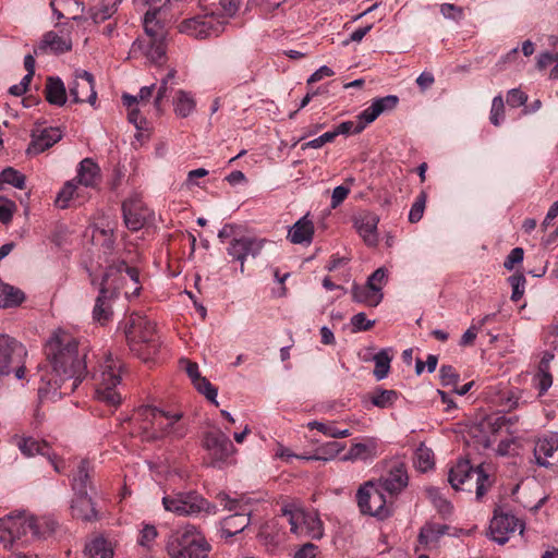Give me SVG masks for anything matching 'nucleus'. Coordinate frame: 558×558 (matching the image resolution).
<instances>
[{
  "label": "nucleus",
  "mask_w": 558,
  "mask_h": 558,
  "mask_svg": "<svg viewBox=\"0 0 558 558\" xmlns=\"http://www.w3.org/2000/svg\"><path fill=\"white\" fill-rule=\"evenodd\" d=\"M45 354L52 372L41 377L46 387H39V393H52L59 397L70 395L86 376V353L80 350L78 341L70 332L57 330L45 345Z\"/></svg>",
  "instance_id": "f257e3e1"
},
{
  "label": "nucleus",
  "mask_w": 558,
  "mask_h": 558,
  "mask_svg": "<svg viewBox=\"0 0 558 558\" xmlns=\"http://www.w3.org/2000/svg\"><path fill=\"white\" fill-rule=\"evenodd\" d=\"M56 525L50 518H37L26 511H14L0 520V543L5 548L24 546L50 536Z\"/></svg>",
  "instance_id": "f03ea898"
},
{
  "label": "nucleus",
  "mask_w": 558,
  "mask_h": 558,
  "mask_svg": "<svg viewBox=\"0 0 558 558\" xmlns=\"http://www.w3.org/2000/svg\"><path fill=\"white\" fill-rule=\"evenodd\" d=\"M166 549L171 558H208L211 545L198 527L185 525L169 536Z\"/></svg>",
  "instance_id": "7ed1b4c3"
},
{
  "label": "nucleus",
  "mask_w": 558,
  "mask_h": 558,
  "mask_svg": "<svg viewBox=\"0 0 558 558\" xmlns=\"http://www.w3.org/2000/svg\"><path fill=\"white\" fill-rule=\"evenodd\" d=\"M124 333L131 351L143 361L150 360L157 353L159 342L156 325L147 317L131 315Z\"/></svg>",
  "instance_id": "20e7f679"
},
{
  "label": "nucleus",
  "mask_w": 558,
  "mask_h": 558,
  "mask_svg": "<svg viewBox=\"0 0 558 558\" xmlns=\"http://www.w3.org/2000/svg\"><path fill=\"white\" fill-rule=\"evenodd\" d=\"M123 363L106 354L99 364V369L94 374L96 380V399L109 407L117 408L122 400L118 386L121 384Z\"/></svg>",
  "instance_id": "39448f33"
},
{
  "label": "nucleus",
  "mask_w": 558,
  "mask_h": 558,
  "mask_svg": "<svg viewBox=\"0 0 558 558\" xmlns=\"http://www.w3.org/2000/svg\"><path fill=\"white\" fill-rule=\"evenodd\" d=\"M223 509L233 512L221 521L220 535L228 539L241 533L251 523V506L244 498H232L220 492L216 496Z\"/></svg>",
  "instance_id": "423d86ee"
},
{
  "label": "nucleus",
  "mask_w": 558,
  "mask_h": 558,
  "mask_svg": "<svg viewBox=\"0 0 558 558\" xmlns=\"http://www.w3.org/2000/svg\"><path fill=\"white\" fill-rule=\"evenodd\" d=\"M26 355L27 351L21 342L0 335V378L14 372L15 377L22 379L25 375Z\"/></svg>",
  "instance_id": "0eeeda50"
},
{
  "label": "nucleus",
  "mask_w": 558,
  "mask_h": 558,
  "mask_svg": "<svg viewBox=\"0 0 558 558\" xmlns=\"http://www.w3.org/2000/svg\"><path fill=\"white\" fill-rule=\"evenodd\" d=\"M475 476L476 480V498L481 499L492 486L488 473L484 470L483 464L473 468L469 460L460 459L449 470L448 482L454 489H459L466 481Z\"/></svg>",
  "instance_id": "6e6552de"
},
{
  "label": "nucleus",
  "mask_w": 558,
  "mask_h": 558,
  "mask_svg": "<svg viewBox=\"0 0 558 558\" xmlns=\"http://www.w3.org/2000/svg\"><path fill=\"white\" fill-rule=\"evenodd\" d=\"M282 515L287 518L291 533L313 539L323 537V522L317 513L307 512L300 508H283Z\"/></svg>",
  "instance_id": "1a4fd4ad"
},
{
  "label": "nucleus",
  "mask_w": 558,
  "mask_h": 558,
  "mask_svg": "<svg viewBox=\"0 0 558 558\" xmlns=\"http://www.w3.org/2000/svg\"><path fill=\"white\" fill-rule=\"evenodd\" d=\"M356 498L362 513L379 520H385L391 515V507L386 500L385 492L375 482L365 483L357 490Z\"/></svg>",
  "instance_id": "9d476101"
},
{
  "label": "nucleus",
  "mask_w": 558,
  "mask_h": 558,
  "mask_svg": "<svg viewBox=\"0 0 558 558\" xmlns=\"http://www.w3.org/2000/svg\"><path fill=\"white\" fill-rule=\"evenodd\" d=\"M203 447L207 452L209 465L222 468L235 452V448L228 437L220 429H211L204 434Z\"/></svg>",
  "instance_id": "9b49d317"
},
{
  "label": "nucleus",
  "mask_w": 558,
  "mask_h": 558,
  "mask_svg": "<svg viewBox=\"0 0 558 558\" xmlns=\"http://www.w3.org/2000/svg\"><path fill=\"white\" fill-rule=\"evenodd\" d=\"M226 23L223 17L211 13L186 19L179 24L178 28L182 34L196 39H205L221 34Z\"/></svg>",
  "instance_id": "f8f14e48"
},
{
  "label": "nucleus",
  "mask_w": 558,
  "mask_h": 558,
  "mask_svg": "<svg viewBox=\"0 0 558 558\" xmlns=\"http://www.w3.org/2000/svg\"><path fill=\"white\" fill-rule=\"evenodd\" d=\"M167 511L178 515H192L203 511L207 501L195 492L178 493L162 498Z\"/></svg>",
  "instance_id": "ddd939ff"
},
{
  "label": "nucleus",
  "mask_w": 558,
  "mask_h": 558,
  "mask_svg": "<svg viewBox=\"0 0 558 558\" xmlns=\"http://www.w3.org/2000/svg\"><path fill=\"white\" fill-rule=\"evenodd\" d=\"M267 241L265 239H258L255 236L243 235L240 238H233L229 246L227 247L228 255L232 257L233 260L240 262L241 264V272L244 271V263L247 257L255 258L257 257L265 243Z\"/></svg>",
  "instance_id": "4468645a"
},
{
  "label": "nucleus",
  "mask_w": 558,
  "mask_h": 558,
  "mask_svg": "<svg viewBox=\"0 0 558 558\" xmlns=\"http://www.w3.org/2000/svg\"><path fill=\"white\" fill-rule=\"evenodd\" d=\"M523 523L513 514L494 512L489 524V536L496 543L504 545L517 530L523 532Z\"/></svg>",
  "instance_id": "2eb2a0df"
},
{
  "label": "nucleus",
  "mask_w": 558,
  "mask_h": 558,
  "mask_svg": "<svg viewBox=\"0 0 558 558\" xmlns=\"http://www.w3.org/2000/svg\"><path fill=\"white\" fill-rule=\"evenodd\" d=\"M122 213L124 223L131 231L141 230L153 215L137 195L129 197L122 203Z\"/></svg>",
  "instance_id": "dca6fc26"
},
{
  "label": "nucleus",
  "mask_w": 558,
  "mask_h": 558,
  "mask_svg": "<svg viewBox=\"0 0 558 558\" xmlns=\"http://www.w3.org/2000/svg\"><path fill=\"white\" fill-rule=\"evenodd\" d=\"M15 444L25 457L41 454L52 464L57 473H62L65 469L63 461L58 460L50 445L45 440H38L33 437H15Z\"/></svg>",
  "instance_id": "f3484780"
},
{
  "label": "nucleus",
  "mask_w": 558,
  "mask_h": 558,
  "mask_svg": "<svg viewBox=\"0 0 558 558\" xmlns=\"http://www.w3.org/2000/svg\"><path fill=\"white\" fill-rule=\"evenodd\" d=\"M69 93L74 102L95 105L97 93L93 74L85 70L76 71L73 82L69 85Z\"/></svg>",
  "instance_id": "a211bd4d"
},
{
  "label": "nucleus",
  "mask_w": 558,
  "mask_h": 558,
  "mask_svg": "<svg viewBox=\"0 0 558 558\" xmlns=\"http://www.w3.org/2000/svg\"><path fill=\"white\" fill-rule=\"evenodd\" d=\"M506 425L507 418L504 415L486 416L474 428V436L483 448H489L496 440L495 436L499 434Z\"/></svg>",
  "instance_id": "6ab92c4d"
},
{
  "label": "nucleus",
  "mask_w": 558,
  "mask_h": 558,
  "mask_svg": "<svg viewBox=\"0 0 558 558\" xmlns=\"http://www.w3.org/2000/svg\"><path fill=\"white\" fill-rule=\"evenodd\" d=\"M157 415L159 418V421H157V439H161L165 437L181 439L187 434V425L184 422H182L181 412L170 414L165 411H161V414Z\"/></svg>",
  "instance_id": "aec40b11"
},
{
  "label": "nucleus",
  "mask_w": 558,
  "mask_h": 558,
  "mask_svg": "<svg viewBox=\"0 0 558 558\" xmlns=\"http://www.w3.org/2000/svg\"><path fill=\"white\" fill-rule=\"evenodd\" d=\"M161 410L154 407H142L133 415V422L137 425L140 433L145 440H157L158 415Z\"/></svg>",
  "instance_id": "412c9836"
},
{
  "label": "nucleus",
  "mask_w": 558,
  "mask_h": 558,
  "mask_svg": "<svg viewBox=\"0 0 558 558\" xmlns=\"http://www.w3.org/2000/svg\"><path fill=\"white\" fill-rule=\"evenodd\" d=\"M384 492L390 495L400 494L409 484L407 468L402 462L393 463L387 475L375 482Z\"/></svg>",
  "instance_id": "4be33fe9"
},
{
  "label": "nucleus",
  "mask_w": 558,
  "mask_h": 558,
  "mask_svg": "<svg viewBox=\"0 0 558 558\" xmlns=\"http://www.w3.org/2000/svg\"><path fill=\"white\" fill-rule=\"evenodd\" d=\"M62 138V132L59 128L36 126L32 131V142L27 147V154L38 155L52 147Z\"/></svg>",
  "instance_id": "5701e85b"
},
{
  "label": "nucleus",
  "mask_w": 558,
  "mask_h": 558,
  "mask_svg": "<svg viewBox=\"0 0 558 558\" xmlns=\"http://www.w3.org/2000/svg\"><path fill=\"white\" fill-rule=\"evenodd\" d=\"M113 282L114 280H112V282H106L102 278L100 283L99 294L96 299L93 310V319L100 325H106L111 319L113 314L111 307L112 294H109V289L111 287L114 289L117 288Z\"/></svg>",
  "instance_id": "b1692460"
},
{
  "label": "nucleus",
  "mask_w": 558,
  "mask_h": 558,
  "mask_svg": "<svg viewBox=\"0 0 558 558\" xmlns=\"http://www.w3.org/2000/svg\"><path fill=\"white\" fill-rule=\"evenodd\" d=\"M536 463L542 466L558 464V440L554 438L538 439L534 447Z\"/></svg>",
  "instance_id": "393cba45"
},
{
  "label": "nucleus",
  "mask_w": 558,
  "mask_h": 558,
  "mask_svg": "<svg viewBox=\"0 0 558 558\" xmlns=\"http://www.w3.org/2000/svg\"><path fill=\"white\" fill-rule=\"evenodd\" d=\"M399 98L395 95H388L374 99L369 107L361 112L359 119L365 121V123H372L381 113L390 111L397 107Z\"/></svg>",
  "instance_id": "a878e982"
},
{
  "label": "nucleus",
  "mask_w": 558,
  "mask_h": 558,
  "mask_svg": "<svg viewBox=\"0 0 558 558\" xmlns=\"http://www.w3.org/2000/svg\"><path fill=\"white\" fill-rule=\"evenodd\" d=\"M122 274H125L134 283V289L131 292H126V295L137 296L141 292L140 272L135 267L129 266L124 260H119L110 265L104 275V279L106 282H110L112 277Z\"/></svg>",
  "instance_id": "bb28decb"
},
{
  "label": "nucleus",
  "mask_w": 558,
  "mask_h": 558,
  "mask_svg": "<svg viewBox=\"0 0 558 558\" xmlns=\"http://www.w3.org/2000/svg\"><path fill=\"white\" fill-rule=\"evenodd\" d=\"M449 530L446 524L427 522L424 524L418 533L417 541L424 549L435 548L441 536H444Z\"/></svg>",
  "instance_id": "cd10ccee"
},
{
  "label": "nucleus",
  "mask_w": 558,
  "mask_h": 558,
  "mask_svg": "<svg viewBox=\"0 0 558 558\" xmlns=\"http://www.w3.org/2000/svg\"><path fill=\"white\" fill-rule=\"evenodd\" d=\"M314 232V223L308 219V215H305L289 229L288 239L293 244H310L313 240Z\"/></svg>",
  "instance_id": "c85d7f7f"
},
{
  "label": "nucleus",
  "mask_w": 558,
  "mask_h": 558,
  "mask_svg": "<svg viewBox=\"0 0 558 558\" xmlns=\"http://www.w3.org/2000/svg\"><path fill=\"white\" fill-rule=\"evenodd\" d=\"M71 505L72 517L83 521H93L97 519V511L94 502L87 493L74 494Z\"/></svg>",
  "instance_id": "c756f323"
},
{
  "label": "nucleus",
  "mask_w": 558,
  "mask_h": 558,
  "mask_svg": "<svg viewBox=\"0 0 558 558\" xmlns=\"http://www.w3.org/2000/svg\"><path fill=\"white\" fill-rule=\"evenodd\" d=\"M379 218L375 214H365L355 221L359 234L368 246H375L378 243L377 225Z\"/></svg>",
  "instance_id": "7c9ffc66"
},
{
  "label": "nucleus",
  "mask_w": 558,
  "mask_h": 558,
  "mask_svg": "<svg viewBox=\"0 0 558 558\" xmlns=\"http://www.w3.org/2000/svg\"><path fill=\"white\" fill-rule=\"evenodd\" d=\"M72 48V43L69 38H64L58 36L53 32H48L45 34L40 44L35 48L34 52L36 54L40 52L50 51L52 53H63Z\"/></svg>",
  "instance_id": "2f4dec72"
},
{
  "label": "nucleus",
  "mask_w": 558,
  "mask_h": 558,
  "mask_svg": "<svg viewBox=\"0 0 558 558\" xmlns=\"http://www.w3.org/2000/svg\"><path fill=\"white\" fill-rule=\"evenodd\" d=\"M377 456V442L369 438L365 442H356L351 446L348 453L343 456V461L372 460Z\"/></svg>",
  "instance_id": "473e14b6"
},
{
  "label": "nucleus",
  "mask_w": 558,
  "mask_h": 558,
  "mask_svg": "<svg viewBox=\"0 0 558 558\" xmlns=\"http://www.w3.org/2000/svg\"><path fill=\"white\" fill-rule=\"evenodd\" d=\"M352 299L354 302L364 304L366 306L375 307L383 300V292H379V288H372L368 284L364 286H353L352 288Z\"/></svg>",
  "instance_id": "72a5a7b5"
},
{
  "label": "nucleus",
  "mask_w": 558,
  "mask_h": 558,
  "mask_svg": "<svg viewBox=\"0 0 558 558\" xmlns=\"http://www.w3.org/2000/svg\"><path fill=\"white\" fill-rule=\"evenodd\" d=\"M50 7L58 20H77L83 12L78 0H51Z\"/></svg>",
  "instance_id": "f704fd0d"
},
{
  "label": "nucleus",
  "mask_w": 558,
  "mask_h": 558,
  "mask_svg": "<svg viewBox=\"0 0 558 558\" xmlns=\"http://www.w3.org/2000/svg\"><path fill=\"white\" fill-rule=\"evenodd\" d=\"M77 179L80 184L93 187L100 180V168L93 159L85 158L80 162Z\"/></svg>",
  "instance_id": "c9c22d12"
},
{
  "label": "nucleus",
  "mask_w": 558,
  "mask_h": 558,
  "mask_svg": "<svg viewBox=\"0 0 558 558\" xmlns=\"http://www.w3.org/2000/svg\"><path fill=\"white\" fill-rule=\"evenodd\" d=\"M93 465L86 459L81 460L72 477V489L74 494L87 493L90 485Z\"/></svg>",
  "instance_id": "e433bc0d"
},
{
  "label": "nucleus",
  "mask_w": 558,
  "mask_h": 558,
  "mask_svg": "<svg viewBox=\"0 0 558 558\" xmlns=\"http://www.w3.org/2000/svg\"><path fill=\"white\" fill-rule=\"evenodd\" d=\"M85 554L88 558H113L114 551L112 543L100 535L85 545Z\"/></svg>",
  "instance_id": "4c0bfd02"
},
{
  "label": "nucleus",
  "mask_w": 558,
  "mask_h": 558,
  "mask_svg": "<svg viewBox=\"0 0 558 558\" xmlns=\"http://www.w3.org/2000/svg\"><path fill=\"white\" fill-rule=\"evenodd\" d=\"M45 95L47 101L51 105L63 106L66 101V90L59 77H48Z\"/></svg>",
  "instance_id": "58836bf2"
},
{
  "label": "nucleus",
  "mask_w": 558,
  "mask_h": 558,
  "mask_svg": "<svg viewBox=\"0 0 558 558\" xmlns=\"http://www.w3.org/2000/svg\"><path fill=\"white\" fill-rule=\"evenodd\" d=\"M25 299L23 291L0 279V308L14 307Z\"/></svg>",
  "instance_id": "ea45409f"
},
{
  "label": "nucleus",
  "mask_w": 558,
  "mask_h": 558,
  "mask_svg": "<svg viewBox=\"0 0 558 558\" xmlns=\"http://www.w3.org/2000/svg\"><path fill=\"white\" fill-rule=\"evenodd\" d=\"M193 96L185 90H178L173 99L174 112L181 118L189 117L195 109Z\"/></svg>",
  "instance_id": "a19ab883"
},
{
  "label": "nucleus",
  "mask_w": 558,
  "mask_h": 558,
  "mask_svg": "<svg viewBox=\"0 0 558 558\" xmlns=\"http://www.w3.org/2000/svg\"><path fill=\"white\" fill-rule=\"evenodd\" d=\"M121 0H101L90 9V17L95 23H101L110 19L118 10Z\"/></svg>",
  "instance_id": "79ce46f5"
},
{
  "label": "nucleus",
  "mask_w": 558,
  "mask_h": 558,
  "mask_svg": "<svg viewBox=\"0 0 558 558\" xmlns=\"http://www.w3.org/2000/svg\"><path fill=\"white\" fill-rule=\"evenodd\" d=\"M175 75L177 71L174 69H171L169 70L167 75L161 80L160 86L154 99V106L157 112L159 113L162 111V100L168 98L170 93L173 90Z\"/></svg>",
  "instance_id": "37998d69"
},
{
  "label": "nucleus",
  "mask_w": 558,
  "mask_h": 558,
  "mask_svg": "<svg viewBox=\"0 0 558 558\" xmlns=\"http://www.w3.org/2000/svg\"><path fill=\"white\" fill-rule=\"evenodd\" d=\"M391 360L392 356L390 354V349H381L374 355L373 361L375 363V368L373 373L377 380H381L388 376Z\"/></svg>",
  "instance_id": "c03bdc74"
},
{
  "label": "nucleus",
  "mask_w": 558,
  "mask_h": 558,
  "mask_svg": "<svg viewBox=\"0 0 558 558\" xmlns=\"http://www.w3.org/2000/svg\"><path fill=\"white\" fill-rule=\"evenodd\" d=\"M368 399L374 407L387 409L395 404L398 399L396 390L376 389L369 393Z\"/></svg>",
  "instance_id": "a18cd8bd"
},
{
  "label": "nucleus",
  "mask_w": 558,
  "mask_h": 558,
  "mask_svg": "<svg viewBox=\"0 0 558 558\" xmlns=\"http://www.w3.org/2000/svg\"><path fill=\"white\" fill-rule=\"evenodd\" d=\"M143 24L145 33L150 37V40L165 39L163 26L157 20V14L153 10L146 11Z\"/></svg>",
  "instance_id": "49530a36"
},
{
  "label": "nucleus",
  "mask_w": 558,
  "mask_h": 558,
  "mask_svg": "<svg viewBox=\"0 0 558 558\" xmlns=\"http://www.w3.org/2000/svg\"><path fill=\"white\" fill-rule=\"evenodd\" d=\"M414 464L421 472H427L435 465L434 452L432 449L421 444L414 453Z\"/></svg>",
  "instance_id": "de8ad7c7"
},
{
  "label": "nucleus",
  "mask_w": 558,
  "mask_h": 558,
  "mask_svg": "<svg viewBox=\"0 0 558 558\" xmlns=\"http://www.w3.org/2000/svg\"><path fill=\"white\" fill-rule=\"evenodd\" d=\"M310 429H317L327 437L331 438H344L351 435L349 429H339L333 424H326L318 421H312L307 423Z\"/></svg>",
  "instance_id": "09e8293b"
},
{
  "label": "nucleus",
  "mask_w": 558,
  "mask_h": 558,
  "mask_svg": "<svg viewBox=\"0 0 558 558\" xmlns=\"http://www.w3.org/2000/svg\"><path fill=\"white\" fill-rule=\"evenodd\" d=\"M2 184H10L23 190L25 187V175L13 168H7L0 173V189Z\"/></svg>",
  "instance_id": "8fccbe9b"
},
{
  "label": "nucleus",
  "mask_w": 558,
  "mask_h": 558,
  "mask_svg": "<svg viewBox=\"0 0 558 558\" xmlns=\"http://www.w3.org/2000/svg\"><path fill=\"white\" fill-rule=\"evenodd\" d=\"M155 89V84L150 86H144L140 89V93L137 96H132L130 94H123L122 95V101L123 105L128 108H132L134 105L137 104H146L149 101V99L153 96Z\"/></svg>",
  "instance_id": "3c124183"
},
{
  "label": "nucleus",
  "mask_w": 558,
  "mask_h": 558,
  "mask_svg": "<svg viewBox=\"0 0 558 558\" xmlns=\"http://www.w3.org/2000/svg\"><path fill=\"white\" fill-rule=\"evenodd\" d=\"M148 59L156 63L162 64L166 60V45L163 39L151 40L149 48L147 50Z\"/></svg>",
  "instance_id": "603ef678"
},
{
  "label": "nucleus",
  "mask_w": 558,
  "mask_h": 558,
  "mask_svg": "<svg viewBox=\"0 0 558 558\" xmlns=\"http://www.w3.org/2000/svg\"><path fill=\"white\" fill-rule=\"evenodd\" d=\"M427 201V193L425 191H422L415 202L413 203L410 213H409V220L412 223L418 222L424 214L425 205Z\"/></svg>",
  "instance_id": "864d4df0"
},
{
  "label": "nucleus",
  "mask_w": 558,
  "mask_h": 558,
  "mask_svg": "<svg viewBox=\"0 0 558 558\" xmlns=\"http://www.w3.org/2000/svg\"><path fill=\"white\" fill-rule=\"evenodd\" d=\"M194 387L203 393L209 401L215 405H218L217 401V389L209 383L205 377H199L193 383Z\"/></svg>",
  "instance_id": "5fc2aeb1"
},
{
  "label": "nucleus",
  "mask_w": 558,
  "mask_h": 558,
  "mask_svg": "<svg viewBox=\"0 0 558 558\" xmlns=\"http://www.w3.org/2000/svg\"><path fill=\"white\" fill-rule=\"evenodd\" d=\"M505 118V104L504 99L500 95L494 97L492 102V109H490V116L489 121L495 126H499L501 121Z\"/></svg>",
  "instance_id": "6e6d98bb"
},
{
  "label": "nucleus",
  "mask_w": 558,
  "mask_h": 558,
  "mask_svg": "<svg viewBox=\"0 0 558 558\" xmlns=\"http://www.w3.org/2000/svg\"><path fill=\"white\" fill-rule=\"evenodd\" d=\"M368 123L361 120L355 123L353 121H344L335 128L338 135L359 134L361 133Z\"/></svg>",
  "instance_id": "4d7b16f0"
},
{
  "label": "nucleus",
  "mask_w": 558,
  "mask_h": 558,
  "mask_svg": "<svg viewBox=\"0 0 558 558\" xmlns=\"http://www.w3.org/2000/svg\"><path fill=\"white\" fill-rule=\"evenodd\" d=\"M75 190V184L72 182H66L56 197V205L62 209L66 208L69 206V202L74 195Z\"/></svg>",
  "instance_id": "13d9d810"
},
{
  "label": "nucleus",
  "mask_w": 558,
  "mask_h": 558,
  "mask_svg": "<svg viewBox=\"0 0 558 558\" xmlns=\"http://www.w3.org/2000/svg\"><path fill=\"white\" fill-rule=\"evenodd\" d=\"M441 385L445 387H456L459 381V374L451 365H442L439 369Z\"/></svg>",
  "instance_id": "bf43d9fd"
},
{
  "label": "nucleus",
  "mask_w": 558,
  "mask_h": 558,
  "mask_svg": "<svg viewBox=\"0 0 558 558\" xmlns=\"http://www.w3.org/2000/svg\"><path fill=\"white\" fill-rule=\"evenodd\" d=\"M509 282L512 288L511 300L517 302L524 294L525 278L522 274H514L509 277Z\"/></svg>",
  "instance_id": "052dcab7"
},
{
  "label": "nucleus",
  "mask_w": 558,
  "mask_h": 558,
  "mask_svg": "<svg viewBox=\"0 0 558 558\" xmlns=\"http://www.w3.org/2000/svg\"><path fill=\"white\" fill-rule=\"evenodd\" d=\"M16 205L13 201L0 196V221L4 225L12 220Z\"/></svg>",
  "instance_id": "680f3d73"
},
{
  "label": "nucleus",
  "mask_w": 558,
  "mask_h": 558,
  "mask_svg": "<svg viewBox=\"0 0 558 558\" xmlns=\"http://www.w3.org/2000/svg\"><path fill=\"white\" fill-rule=\"evenodd\" d=\"M344 449V446L338 441H329L326 445L322 446L318 451L323 453V456H318V460H331L333 459L339 452H341Z\"/></svg>",
  "instance_id": "e2e57ef3"
},
{
  "label": "nucleus",
  "mask_w": 558,
  "mask_h": 558,
  "mask_svg": "<svg viewBox=\"0 0 558 558\" xmlns=\"http://www.w3.org/2000/svg\"><path fill=\"white\" fill-rule=\"evenodd\" d=\"M351 325L354 331H366L374 327L375 320L367 319L365 313H357L352 316Z\"/></svg>",
  "instance_id": "0e129e2a"
},
{
  "label": "nucleus",
  "mask_w": 558,
  "mask_h": 558,
  "mask_svg": "<svg viewBox=\"0 0 558 558\" xmlns=\"http://www.w3.org/2000/svg\"><path fill=\"white\" fill-rule=\"evenodd\" d=\"M387 282V271L385 268L380 267L376 269L367 279L366 284L371 286L372 288H379V292H383V287Z\"/></svg>",
  "instance_id": "69168bd1"
},
{
  "label": "nucleus",
  "mask_w": 558,
  "mask_h": 558,
  "mask_svg": "<svg viewBox=\"0 0 558 558\" xmlns=\"http://www.w3.org/2000/svg\"><path fill=\"white\" fill-rule=\"evenodd\" d=\"M527 95L519 88H512L508 92L507 102L510 107L517 108L525 105Z\"/></svg>",
  "instance_id": "338daca9"
},
{
  "label": "nucleus",
  "mask_w": 558,
  "mask_h": 558,
  "mask_svg": "<svg viewBox=\"0 0 558 558\" xmlns=\"http://www.w3.org/2000/svg\"><path fill=\"white\" fill-rule=\"evenodd\" d=\"M537 389L539 395H544L553 385V376L549 371H541L536 374Z\"/></svg>",
  "instance_id": "774afa93"
}]
</instances>
